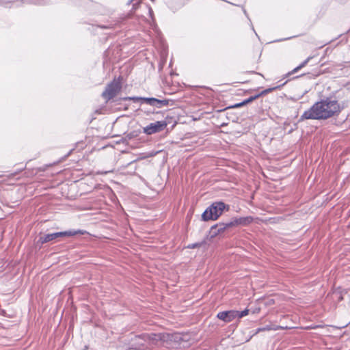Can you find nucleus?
Segmentation results:
<instances>
[{"instance_id": "1", "label": "nucleus", "mask_w": 350, "mask_h": 350, "mask_svg": "<svg viewBox=\"0 0 350 350\" xmlns=\"http://www.w3.org/2000/svg\"><path fill=\"white\" fill-rule=\"evenodd\" d=\"M342 107L334 99L327 98L315 103L305 111L300 119L325 120L340 113Z\"/></svg>"}, {"instance_id": "2", "label": "nucleus", "mask_w": 350, "mask_h": 350, "mask_svg": "<svg viewBox=\"0 0 350 350\" xmlns=\"http://www.w3.org/2000/svg\"><path fill=\"white\" fill-rule=\"evenodd\" d=\"M225 208L224 203L215 202L205 210L202 215V218L204 221L215 220L222 214Z\"/></svg>"}, {"instance_id": "3", "label": "nucleus", "mask_w": 350, "mask_h": 350, "mask_svg": "<svg viewBox=\"0 0 350 350\" xmlns=\"http://www.w3.org/2000/svg\"><path fill=\"white\" fill-rule=\"evenodd\" d=\"M77 234H83V232L81 230H68L64 232H55L52 234H45L40 238V241L42 243H47L59 238L64 237H71L76 235Z\"/></svg>"}, {"instance_id": "4", "label": "nucleus", "mask_w": 350, "mask_h": 350, "mask_svg": "<svg viewBox=\"0 0 350 350\" xmlns=\"http://www.w3.org/2000/svg\"><path fill=\"white\" fill-rule=\"evenodd\" d=\"M121 84L119 80H113L109 85H107L106 90L103 92V96L107 100H109L114 97L117 93L120 90Z\"/></svg>"}, {"instance_id": "5", "label": "nucleus", "mask_w": 350, "mask_h": 350, "mask_svg": "<svg viewBox=\"0 0 350 350\" xmlns=\"http://www.w3.org/2000/svg\"><path fill=\"white\" fill-rule=\"evenodd\" d=\"M167 126L165 121H157L147 125L144 128V132L148 135H152L153 133L161 131Z\"/></svg>"}, {"instance_id": "6", "label": "nucleus", "mask_w": 350, "mask_h": 350, "mask_svg": "<svg viewBox=\"0 0 350 350\" xmlns=\"http://www.w3.org/2000/svg\"><path fill=\"white\" fill-rule=\"evenodd\" d=\"M128 99L133 100H142L147 104L151 106L157 107L158 108L165 106L168 103L167 100H159L154 98L129 97Z\"/></svg>"}, {"instance_id": "7", "label": "nucleus", "mask_w": 350, "mask_h": 350, "mask_svg": "<svg viewBox=\"0 0 350 350\" xmlns=\"http://www.w3.org/2000/svg\"><path fill=\"white\" fill-rule=\"evenodd\" d=\"M237 315L238 311L229 310L219 312L217 314V317L225 322H230L234 319H236L237 317Z\"/></svg>"}, {"instance_id": "8", "label": "nucleus", "mask_w": 350, "mask_h": 350, "mask_svg": "<svg viewBox=\"0 0 350 350\" xmlns=\"http://www.w3.org/2000/svg\"><path fill=\"white\" fill-rule=\"evenodd\" d=\"M167 334H148V340L154 345H158L159 342L165 341L168 338Z\"/></svg>"}, {"instance_id": "9", "label": "nucleus", "mask_w": 350, "mask_h": 350, "mask_svg": "<svg viewBox=\"0 0 350 350\" xmlns=\"http://www.w3.org/2000/svg\"><path fill=\"white\" fill-rule=\"evenodd\" d=\"M252 218L251 217H241L236 219L234 221L230 222L226 224V227H230L234 225H247L251 223Z\"/></svg>"}, {"instance_id": "10", "label": "nucleus", "mask_w": 350, "mask_h": 350, "mask_svg": "<svg viewBox=\"0 0 350 350\" xmlns=\"http://www.w3.org/2000/svg\"><path fill=\"white\" fill-rule=\"evenodd\" d=\"M288 327L283 326H277V325H267L264 327L258 329V332L260 331H269V330H278V329H287Z\"/></svg>"}, {"instance_id": "11", "label": "nucleus", "mask_w": 350, "mask_h": 350, "mask_svg": "<svg viewBox=\"0 0 350 350\" xmlns=\"http://www.w3.org/2000/svg\"><path fill=\"white\" fill-rule=\"evenodd\" d=\"M310 59V57H308V59H306L304 62H302L299 66H298L297 67H296L295 68H294L291 72H289L288 75H291L293 73H295L296 72H297L299 70H300L301 68L304 67L309 62V60Z\"/></svg>"}, {"instance_id": "12", "label": "nucleus", "mask_w": 350, "mask_h": 350, "mask_svg": "<svg viewBox=\"0 0 350 350\" xmlns=\"http://www.w3.org/2000/svg\"><path fill=\"white\" fill-rule=\"evenodd\" d=\"M258 96H256L254 97H250V98L245 100V101H243V103H239V104H237L236 106L237 107H241V106H243V105L245 104H247L251 101H252L254 99H255L256 98H257Z\"/></svg>"}, {"instance_id": "13", "label": "nucleus", "mask_w": 350, "mask_h": 350, "mask_svg": "<svg viewBox=\"0 0 350 350\" xmlns=\"http://www.w3.org/2000/svg\"><path fill=\"white\" fill-rule=\"evenodd\" d=\"M248 314H249V310H247V309H245V310H243L242 312L238 311V315H237V318H242L245 316H247Z\"/></svg>"}, {"instance_id": "14", "label": "nucleus", "mask_w": 350, "mask_h": 350, "mask_svg": "<svg viewBox=\"0 0 350 350\" xmlns=\"http://www.w3.org/2000/svg\"><path fill=\"white\" fill-rule=\"evenodd\" d=\"M276 88H271V89H268V90H264L262 92V94H267L269 92H271V90H275Z\"/></svg>"}, {"instance_id": "15", "label": "nucleus", "mask_w": 350, "mask_h": 350, "mask_svg": "<svg viewBox=\"0 0 350 350\" xmlns=\"http://www.w3.org/2000/svg\"><path fill=\"white\" fill-rule=\"evenodd\" d=\"M198 245H199V244L196 243V244L189 245L188 246V247H189V248H195V247H198Z\"/></svg>"}, {"instance_id": "16", "label": "nucleus", "mask_w": 350, "mask_h": 350, "mask_svg": "<svg viewBox=\"0 0 350 350\" xmlns=\"http://www.w3.org/2000/svg\"><path fill=\"white\" fill-rule=\"evenodd\" d=\"M259 311H260V308H255V309L252 311V312H253V313H258V312H259Z\"/></svg>"}, {"instance_id": "17", "label": "nucleus", "mask_w": 350, "mask_h": 350, "mask_svg": "<svg viewBox=\"0 0 350 350\" xmlns=\"http://www.w3.org/2000/svg\"><path fill=\"white\" fill-rule=\"evenodd\" d=\"M273 304V299H269L266 304L270 305V304Z\"/></svg>"}]
</instances>
